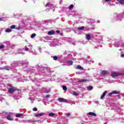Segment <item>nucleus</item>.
<instances>
[{
  "label": "nucleus",
  "instance_id": "nucleus-28",
  "mask_svg": "<svg viewBox=\"0 0 124 124\" xmlns=\"http://www.w3.org/2000/svg\"><path fill=\"white\" fill-rule=\"evenodd\" d=\"M48 116H49V117H53L55 116V113H49Z\"/></svg>",
  "mask_w": 124,
  "mask_h": 124
},
{
  "label": "nucleus",
  "instance_id": "nucleus-15",
  "mask_svg": "<svg viewBox=\"0 0 124 124\" xmlns=\"http://www.w3.org/2000/svg\"><path fill=\"white\" fill-rule=\"evenodd\" d=\"M101 74L102 75H107V74H108V72H107V71L104 70L102 71Z\"/></svg>",
  "mask_w": 124,
  "mask_h": 124
},
{
  "label": "nucleus",
  "instance_id": "nucleus-7",
  "mask_svg": "<svg viewBox=\"0 0 124 124\" xmlns=\"http://www.w3.org/2000/svg\"><path fill=\"white\" fill-rule=\"evenodd\" d=\"M6 114H8V116L6 117L7 120H8L9 121H13V118H12V117L10 116V113H9V114L8 113H6Z\"/></svg>",
  "mask_w": 124,
  "mask_h": 124
},
{
  "label": "nucleus",
  "instance_id": "nucleus-34",
  "mask_svg": "<svg viewBox=\"0 0 124 124\" xmlns=\"http://www.w3.org/2000/svg\"><path fill=\"white\" fill-rule=\"evenodd\" d=\"M10 29H11L12 30H13V29H15V25H12L10 27Z\"/></svg>",
  "mask_w": 124,
  "mask_h": 124
},
{
  "label": "nucleus",
  "instance_id": "nucleus-51",
  "mask_svg": "<svg viewBox=\"0 0 124 124\" xmlns=\"http://www.w3.org/2000/svg\"><path fill=\"white\" fill-rule=\"evenodd\" d=\"M31 103H33V101H32V102H31Z\"/></svg>",
  "mask_w": 124,
  "mask_h": 124
},
{
  "label": "nucleus",
  "instance_id": "nucleus-22",
  "mask_svg": "<svg viewBox=\"0 0 124 124\" xmlns=\"http://www.w3.org/2000/svg\"><path fill=\"white\" fill-rule=\"evenodd\" d=\"M120 46H121V43L118 42L115 44V47H120Z\"/></svg>",
  "mask_w": 124,
  "mask_h": 124
},
{
  "label": "nucleus",
  "instance_id": "nucleus-14",
  "mask_svg": "<svg viewBox=\"0 0 124 124\" xmlns=\"http://www.w3.org/2000/svg\"><path fill=\"white\" fill-rule=\"evenodd\" d=\"M90 116H93L94 117H96V114L94 112H90L88 113Z\"/></svg>",
  "mask_w": 124,
  "mask_h": 124
},
{
  "label": "nucleus",
  "instance_id": "nucleus-33",
  "mask_svg": "<svg viewBox=\"0 0 124 124\" xmlns=\"http://www.w3.org/2000/svg\"><path fill=\"white\" fill-rule=\"evenodd\" d=\"M53 60L54 61H57V60H58V57L57 56H53Z\"/></svg>",
  "mask_w": 124,
  "mask_h": 124
},
{
  "label": "nucleus",
  "instance_id": "nucleus-43",
  "mask_svg": "<svg viewBox=\"0 0 124 124\" xmlns=\"http://www.w3.org/2000/svg\"><path fill=\"white\" fill-rule=\"evenodd\" d=\"M121 58H124V54H122V55H121Z\"/></svg>",
  "mask_w": 124,
  "mask_h": 124
},
{
  "label": "nucleus",
  "instance_id": "nucleus-26",
  "mask_svg": "<svg viewBox=\"0 0 124 124\" xmlns=\"http://www.w3.org/2000/svg\"><path fill=\"white\" fill-rule=\"evenodd\" d=\"M36 36V34L33 33L31 35V38H34V37H35Z\"/></svg>",
  "mask_w": 124,
  "mask_h": 124
},
{
  "label": "nucleus",
  "instance_id": "nucleus-18",
  "mask_svg": "<svg viewBox=\"0 0 124 124\" xmlns=\"http://www.w3.org/2000/svg\"><path fill=\"white\" fill-rule=\"evenodd\" d=\"M23 116V114L18 113L16 114V118H20V117H22Z\"/></svg>",
  "mask_w": 124,
  "mask_h": 124
},
{
  "label": "nucleus",
  "instance_id": "nucleus-1",
  "mask_svg": "<svg viewBox=\"0 0 124 124\" xmlns=\"http://www.w3.org/2000/svg\"><path fill=\"white\" fill-rule=\"evenodd\" d=\"M49 45L51 47H55V46H58V45H59V42H58L57 40H54L50 43Z\"/></svg>",
  "mask_w": 124,
  "mask_h": 124
},
{
  "label": "nucleus",
  "instance_id": "nucleus-55",
  "mask_svg": "<svg viewBox=\"0 0 124 124\" xmlns=\"http://www.w3.org/2000/svg\"><path fill=\"white\" fill-rule=\"evenodd\" d=\"M26 63H28V62Z\"/></svg>",
  "mask_w": 124,
  "mask_h": 124
},
{
  "label": "nucleus",
  "instance_id": "nucleus-41",
  "mask_svg": "<svg viewBox=\"0 0 124 124\" xmlns=\"http://www.w3.org/2000/svg\"><path fill=\"white\" fill-rule=\"evenodd\" d=\"M56 32H57V33H61V31L58 30V31H56Z\"/></svg>",
  "mask_w": 124,
  "mask_h": 124
},
{
  "label": "nucleus",
  "instance_id": "nucleus-36",
  "mask_svg": "<svg viewBox=\"0 0 124 124\" xmlns=\"http://www.w3.org/2000/svg\"><path fill=\"white\" fill-rule=\"evenodd\" d=\"M28 46L30 47V49H32V46L31 45V44H29Z\"/></svg>",
  "mask_w": 124,
  "mask_h": 124
},
{
  "label": "nucleus",
  "instance_id": "nucleus-27",
  "mask_svg": "<svg viewBox=\"0 0 124 124\" xmlns=\"http://www.w3.org/2000/svg\"><path fill=\"white\" fill-rule=\"evenodd\" d=\"M5 32H11V29H7L5 30Z\"/></svg>",
  "mask_w": 124,
  "mask_h": 124
},
{
  "label": "nucleus",
  "instance_id": "nucleus-29",
  "mask_svg": "<svg viewBox=\"0 0 124 124\" xmlns=\"http://www.w3.org/2000/svg\"><path fill=\"white\" fill-rule=\"evenodd\" d=\"M112 0H103V2L104 4L105 2H108L109 1H111Z\"/></svg>",
  "mask_w": 124,
  "mask_h": 124
},
{
  "label": "nucleus",
  "instance_id": "nucleus-49",
  "mask_svg": "<svg viewBox=\"0 0 124 124\" xmlns=\"http://www.w3.org/2000/svg\"><path fill=\"white\" fill-rule=\"evenodd\" d=\"M7 86H10V84H7Z\"/></svg>",
  "mask_w": 124,
  "mask_h": 124
},
{
  "label": "nucleus",
  "instance_id": "nucleus-50",
  "mask_svg": "<svg viewBox=\"0 0 124 124\" xmlns=\"http://www.w3.org/2000/svg\"><path fill=\"white\" fill-rule=\"evenodd\" d=\"M29 99H30V100H31V98H29Z\"/></svg>",
  "mask_w": 124,
  "mask_h": 124
},
{
  "label": "nucleus",
  "instance_id": "nucleus-17",
  "mask_svg": "<svg viewBox=\"0 0 124 124\" xmlns=\"http://www.w3.org/2000/svg\"><path fill=\"white\" fill-rule=\"evenodd\" d=\"M77 69H80V70H83V67L81 66L80 65H78L77 66Z\"/></svg>",
  "mask_w": 124,
  "mask_h": 124
},
{
  "label": "nucleus",
  "instance_id": "nucleus-52",
  "mask_svg": "<svg viewBox=\"0 0 124 124\" xmlns=\"http://www.w3.org/2000/svg\"><path fill=\"white\" fill-rule=\"evenodd\" d=\"M53 11H55V9L53 10Z\"/></svg>",
  "mask_w": 124,
  "mask_h": 124
},
{
  "label": "nucleus",
  "instance_id": "nucleus-46",
  "mask_svg": "<svg viewBox=\"0 0 124 124\" xmlns=\"http://www.w3.org/2000/svg\"><path fill=\"white\" fill-rule=\"evenodd\" d=\"M16 63H16H16H13V64H12V65L15 66V65H14V64H16Z\"/></svg>",
  "mask_w": 124,
  "mask_h": 124
},
{
  "label": "nucleus",
  "instance_id": "nucleus-39",
  "mask_svg": "<svg viewBox=\"0 0 124 124\" xmlns=\"http://www.w3.org/2000/svg\"><path fill=\"white\" fill-rule=\"evenodd\" d=\"M33 111H37V108H33Z\"/></svg>",
  "mask_w": 124,
  "mask_h": 124
},
{
  "label": "nucleus",
  "instance_id": "nucleus-37",
  "mask_svg": "<svg viewBox=\"0 0 124 124\" xmlns=\"http://www.w3.org/2000/svg\"><path fill=\"white\" fill-rule=\"evenodd\" d=\"M46 98H49L50 97V94H47L46 95Z\"/></svg>",
  "mask_w": 124,
  "mask_h": 124
},
{
  "label": "nucleus",
  "instance_id": "nucleus-23",
  "mask_svg": "<svg viewBox=\"0 0 124 124\" xmlns=\"http://www.w3.org/2000/svg\"><path fill=\"white\" fill-rule=\"evenodd\" d=\"M93 88L92 86H90L87 87V90L88 91H92V90H93Z\"/></svg>",
  "mask_w": 124,
  "mask_h": 124
},
{
  "label": "nucleus",
  "instance_id": "nucleus-5",
  "mask_svg": "<svg viewBox=\"0 0 124 124\" xmlns=\"http://www.w3.org/2000/svg\"><path fill=\"white\" fill-rule=\"evenodd\" d=\"M15 91H16V88H15V87H13V88L9 89L8 92L10 93H14Z\"/></svg>",
  "mask_w": 124,
  "mask_h": 124
},
{
  "label": "nucleus",
  "instance_id": "nucleus-21",
  "mask_svg": "<svg viewBox=\"0 0 124 124\" xmlns=\"http://www.w3.org/2000/svg\"><path fill=\"white\" fill-rule=\"evenodd\" d=\"M86 39H87V40H90L91 39V35L90 34L86 35Z\"/></svg>",
  "mask_w": 124,
  "mask_h": 124
},
{
  "label": "nucleus",
  "instance_id": "nucleus-42",
  "mask_svg": "<svg viewBox=\"0 0 124 124\" xmlns=\"http://www.w3.org/2000/svg\"><path fill=\"white\" fill-rule=\"evenodd\" d=\"M94 102H95V103H96V104H99V102H98V101H96Z\"/></svg>",
  "mask_w": 124,
  "mask_h": 124
},
{
  "label": "nucleus",
  "instance_id": "nucleus-12",
  "mask_svg": "<svg viewBox=\"0 0 124 124\" xmlns=\"http://www.w3.org/2000/svg\"><path fill=\"white\" fill-rule=\"evenodd\" d=\"M106 93H107V91H105L104 92V93H103V94L101 95V96L100 97V99H103V98L104 97V96H105V95H106Z\"/></svg>",
  "mask_w": 124,
  "mask_h": 124
},
{
  "label": "nucleus",
  "instance_id": "nucleus-2",
  "mask_svg": "<svg viewBox=\"0 0 124 124\" xmlns=\"http://www.w3.org/2000/svg\"><path fill=\"white\" fill-rule=\"evenodd\" d=\"M122 75V74L119 72H113L111 73V77L114 78V77H117V76H120Z\"/></svg>",
  "mask_w": 124,
  "mask_h": 124
},
{
  "label": "nucleus",
  "instance_id": "nucleus-13",
  "mask_svg": "<svg viewBox=\"0 0 124 124\" xmlns=\"http://www.w3.org/2000/svg\"><path fill=\"white\" fill-rule=\"evenodd\" d=\"M66 63H67L68 65H72V64H73V62L71 61H68L66 62Z\"/></svg>",
  "mask_w": 124,
  "mask_h": 124
},
{
  "label": "nucleus",
  "instance_id": "nucleus-35",
  "mask_svg": "<svg viewBox=\"0 0 124 124\" xmlns=\"http://www.w3.org/2000/svg\"><path fill=\"white\" fill-rule=\"evenodd\" d=\"M3 48H4V46L3 45L0 46V49H3Z\"/></svg>",
  "mask_w": 124,
  "mask_h": 124
},
{
  "label": "nucleus",
  "instance_id": "nucleus-25",
  "mask_svg": "<svg viewBox=\"0 0 124 124\" xmlns=\"http://www.w3.org/2000/svg\"><path fill=\"white\" fill-rule=\"evenodd\" d=\"M73 7H74V6L73 5V4H71L69 6V9L70 10H71V9H72Z\"/></svg>",
  "mask_w": 124,
  "mask_h": 124
},
{
  "label": "nucleus",
  "instance_id": "nucleus-9",
  "mask_svg": "<svg viewBox=\"0 0 124 124\" xmlns=\"http://www.w3.org/2000/svg\"><path fill=\"white\" fill-rule=\"evenodd\" d=\"M47 34L48 35H53V34H55V31H50L48 32Z\"/></svg>",
  "mask_w": 124,
  "mask_h": 124
},
{
  "label": "nucleus",
  "instance_id": "nucleus-4",
  "mask_svg": "<svg viewBox=\"0 0 124 124\" xmlns=\"http://www.w3.org/2000/svg\"><path fill=\"white\" fill-rule=\"evenodd\" d=\"M58 100L59 102H67V100L63 98H58Z\"/></svg>",
  "mask_w": 124,
  "mask_h": 124
},
{
  "label": "nucleus",
  "instance_id": "nucleus-19",
  "mask_svg": "<svg viewBox=\"0 0 124 124\" xmlns=\"http://www.w3.org/2000/svg\"><path fill=\"white\" fill-rule=\"evenodd\" d=\"M84 29H85V27L84 26L78 28V31H83Z\"/></svg>",
  "mask_w": 124,
  "mask_h": 124
},
{
  "label": "nucleus",
  "instance_id": "nucleus-54",
  "mask_svg": "<svg viewBox=\"0 0 124 124\" xmlns=\"http://www.w3.org/2000/svg\"><path fill=\"white\" fill-rule=\"evenodd\" d=\"M81 124H84V123H82Z\"/></svg>",
  "mask_w": 124,
  "mask_h": 124
},
{
  "label": "nucleus",
  "instance_id": "nucleus-56",
  "mask_svg": "<svg viewBox=\"0 0 124 124\" xmlns=\"http://www.w3.org/2000/svg\"><path fill=\"white\" fill-rule=\"evenodd\" d=\"M35 122H37V121H35Z\"/></svg>",
  "mask_w": 124,
  "mask_h": 124
},
{
  "label": "nucleus",
  "instance_id": "nucleus-24",
  "mask_svg": "<svg viewBox=\"0 0 124 124\" xmlns=\"http://www.w3.org/2000/svg\"><path fill=\"white\" fill-rule=\"evenodd\" d=\"M45 93H50V89H45Z\"/></svg>",
  "mask_w": 124,
  "mask_h": 124
},
{
  "label": "nucleus",
  "instance_id": "nucleus-8",
  "mask_svg": "<svg viewBox=\"0 0 124 124\" xmlns=\"http://www.w3.org/2000/svg\"><path fill=\"white\" fill-rule=\"evenodd\" d=\"M78 82L79 83H81V82L87 83V82H89V80H87L85 79H82L78 80Z\"/></svg>",
  "mask_w": 124,
  "mask_h": 124
},
{
  "label": "nucleus",
  "instance_id": "nucleus-10",
  "mask_svg": "<svg viewBox=\"0 0 124 124\" xmlns=\"http://www.w3.org/2000/svg\"><path fill=\"white\" fill-rule=\"evenodd\" d=\"M62 40H65L67 42H69V43H70V42H71V40H72V39H71V38H65L63 39Z\"/></svg>",
  "mask_w": 124,
  "mask_h": 124
},
{
  "label": "nucleus",
  "instance_id": "nucleus-48",
  "mask_svg": "<svg viewBox=\"0 0 124 124\" xmlns=\"http://www.w3.org/2000/svg\"><path fill=\"white\" fill-rule=\"evenodd\" d=\"M37 67H40V66H39V65H38L37 66Z\"/></svg>",
  "mask_w": 124,
  "mask_h": 124
},
{
  "label": "nucleus",
  "instance_id": "nucleus-38",
  "mask_svg": "<svg viewBox=\"0 0 124 124\" xmlns=\"http://www.w3.org/2000/svg\"><path fill=\"white\" fill-rule=\"evenodd\" d=\"M25 51H29V48L27 47V46H25Z\"/></svg>",
  "mask_w": 124,
  "mask_h": 124
},
{
  "label": "nucleus",
  "instance_id": "nucleus-32",
  "mask_svg": "<svg viewBox=\"0 0 124 124\" xmlns=\"http://www.w3.org/2000/svg\"><path fill=\"white\" fill-rule=\"evenodd\" d=\"M13 97L15 100H16V99H19V98H20L19 97H17V96L16 95L14 96Z\"/></svg>",
  "mask_w": 124,
  "mask_h": 124
},
{
  "label": "nucleus",
  "instance_id": "nucleus-45",
  "mask_svg": "<svg viewBox=\"0 0 124 124\" xmlns=\"http://www.w3.org/2000/svg\"><path fill=\"white\" fill-rule=\"evenodd\" d=\"M66 116H70V113H66Z\"/></svg>",
  "mask_w": 124,
  "mask_h": 124
},
{
  "label": "nucleus",
  "instance_id": "nucleus-31",
  "mask_svg": "<svg viewBox=\"0 0 124 124\" xmlns=\"http://www.w3.org/2000/svg\"><path fill=\"white\" fill-rule=\"evenodd\" d=\"M62 89H63V91H67V88L65 86H63Z\"/></svg>",
  "mask_w": 124,
  "mask_h": 124
},
{
  "label": "nucleus",
  "instance_id": "nucleus-30",
  "mask_svg": "<svg viewBox=\"0 0 124 124\" xmlns=\"http://www.w3.org/2000/svg\"><path fill=\"white\" fill-rule=\"evenodd\" d=\"M73 93L74 95H76V96H78V95H79V94H78V93H76V92L75 91L73 92Z\"/></svg>",
  "mask_w": 124,
  "mask_h": 124
},
{
  "label": "nucleus",
  "instance_id": "nucleus-47",
  "mask_svg": "<svg viewBox=\"0 0 124 124\" xmlns=\"http://www.w3.org/2000/svg\"><path fill=\"white\" fill-rule=\"evenodd\" d=\"M34 55H36V52H35V53H34Z\"/></svg>",
  "mask_w": 124,
  "mask_h": 124
},
{
  "label": "nucleus",
  "instance_id": "nucleus-44",
  "mask_svg": "<svg viewBox=\"0 0 124 124\" xmlns=\"http://www.w3.org/2000/svg\"><path fill=\"white\" fill-rule=\"evenodd\" d=\"M19 54H22V55H24L25 53L21 52H19Z\"/></svg>",
  "mask_w": 124,
  "mask_h": 124
},
{
  "label": "nucleus",
  "instance_id": "nucleus-20",
  "mask_svg": "<svg viewBox=\"0 0 124 124\" xmlns=\"http://www.w3.org/2000/svg\"><path fill=\"white\" fill-rule=\"evenodd\" d=\"M121 4H124V0H117Z\"/></svg>",
  "mask_w": 124,
  "mask_h": 124
},
{
  "label": "nucleus",
  "instance_id": "nucleus-3",
  "mask_svg": "<svg viewBox=\"0 0 124 124\" xmlns=\"http://www.w3.org/2000/svg\"><path fill=\"white\" fill-rule=\"evenodd\" d=\"M46 7H48L49 8L53 9L54 8V5L51 4L50 2H48L45 5Z\"/></svg>",
  "mask_w": 124,
  "mask_h": 124
},
{
  "label": "nucleus",
  "instance_id": "nucleus-11",
  "mask_svg": "<svg viewBox=\"0 0 124 124\" xmlns=\"http://www.w3.org/2000/svg\"><path fill=\"white\" fill-rule=\"evenodd\" d=\"M117 93H118V92L114 91L111 93H109L108 95L111 96L112 95V94H117Z\"/></svg>",
  "mask_w": 124,
  "mask_h": 124
},
{
  "label": "nucleus",
  "instance_id": "nucleus-6",
  "mask_svg": "<svg viewBox=\"0 0 124 124\" xmlns=\"http://www.w3.org/2000/svg\"><path fill=\"white\" fill-rule=\"evenodd\" d=\"M45 115V113H35V116L36 117H42V116H44Z\"/></svg>",
  "mask_w": 124,
  "mask_h": 124
},
{
  "label": "nucleus",
  "instance_id": "nucleus-40",
  "mask_svg": "<svg viewBox=\"0 0 124 124\" xmlns=\"http://www.w3.org/2000/svg\"><path fill=\"white\" fill-rule=\"evenodd\" d=\"M3 17H0V21H3Z\"/></svg>",
  "mask_w": 124,
  "mask_h": 124
},
{
  "label": "nucleus",
  "instance_id": "nucleus-16",
  "mask_svg": "<svg viewBox=\"0 0 124 124\" xmlns=\"http://www.w3.org/2000/svg\"><path fill=\"white\" fill-rule=\"evenodd\" d=\"M11 69L10 67H4L3 68H1V70L2 69H5V70H9Z\"/></svg>",
  "mask_w": 124,
  "mask_h": 124
},
{
  "label": "nucleus",
  "instance_id": "nucleus-53",
  "mask_svg": "<svg viewBox=\"0 0 124 124\" xmlns=\"http://www.w3.org/2000/svg\"><path fill=\"white\" fill-rule=\"evenodd\" d=\"M31 52V50L30 51V52Z\"/></svg>",
  "mask_w": 124,
  "mask_h": 124
}]
</instances>
